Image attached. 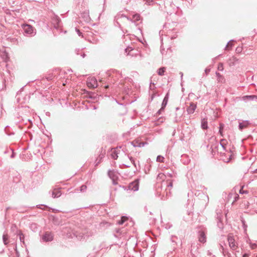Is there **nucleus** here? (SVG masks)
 <instances>
[{
  "label": "nucleus",
  "instance_id": "17",
  "mask_svg": "<svg viewBox=\"0 0 257 257\" xmlns=\"http://www.w3.org/2000/svg\"><path fill=\"white\" fill-rule=\"evenodd\" d=\"M115 172L113 171L109 170L108 172V175L110 178L113 180H114L116 177L114 174Z\"/></svg>",
  "mask_w": 257,
  "mask_h": 257
},
{
  "label": "nucleus",
  "instance_id": "21",
  "mask_svg": "<svg viewBox=\"0 0 257 257\" xmlns=\"http://www.w3.org/2000/svg\"><path fill=\"white\" fill-rule=\"evenodd\" d=\"M157 161L158 162L163 163L164 162V158L162 156H158L157 158Z\"/></svg>",
  "mask_w": 257,
  "mask_h": 257
},
{
  "label": "nucleus",
  "instance_id": "12",
  "mask_svg": "<svg viewBox=\"0 0 257 257\" xmlns=\"http://www.w3.org/2000/svg\"><path fill=\"white\" fill-rule=\"evenodd\" d=\"M249 124V122L247 121H243L241 122H239V129L240 130H242L244 128H246L248 125Z\"/></svg>",
  "mask_w": 257,
  "mask_h": 257
},
{
  "label": "nucleus",
  "instance_id": "31",
  "mask_svg": "<svg viewBox=\"0 0 257 257\" xmlns=\"http://www.w3.org/2000/svg\"><path fill=\"white\" fill-rule=\"evenodd\" d=\"M232 43H231V41H230V42H229L228 43V44H227V45H226V46L225 49L227 50V49H228V48L229 47H232Z\"/></svg>",
  "mask_w": 257,
  "mask_h": 257
},
{
  "label": "nucleus",
  "instance_id": "37",
  "mask_svg": "<svg viewBox=\"0 0 257 257\" xmlns=\"http://www.w3.org/2000/svg\"><path fill=\"white\" fill-rule=\"evenodd\" d=\"M210 72V69H207L206 68L205 70V72L206 74H208Z\"/></svg>",
  "mask_w": 257,
  "mask_h": 257
},
{
  "label": "nucleus",
  "instance_id": "16",
  "mask_svg": "<svg viewBox=\"0 0 257 257\" xmlns=\"http://www.w3.org/2000/svg\"><path fill=\"white\" fill-rule=\"evenodd\" d=\"M216 75L217 76V80L218 82L222 83L224 81V77L219 73L216 72Z\"/></svg>",
  "mask_w": 257,
  "mask_h": 257
},
{
  "label": "nucleus",
  "instance_id": "45",
  "mask_svg": "<svg viewBox=\"0 0 257 257\" xmlns=\"http://www.w3.org/2000/svg\"><path fill=\"white\" fill-rule=\"evenodd\" d=\"M163 175V174H159V175H158V176H160V175Z\"/></svg>",
  "mask_w": 257,
  "mask_h": 257
},
{
  "label": "nucleus",
  "instance_id": "15",
  "mask_svg": "<svg viewBox=\"0 0 257 257\" xmlns=\"http://www.w3.org/2000/svg\"><path fill=\"white\" fill-rule=\"evenodd\" d=\"M201 127L203 130H206L208 128L207 120L206 118H203L201 120Z\"/></svg>",
  "mask_w": 257,
  "mask_h": 257
},
{
  "label": "nucleus",
  "instance_id": "1",
  "mask_svg": "<svg viewBox=\"0 0 257 257\" xmlns=\"http://www.w3.org/2000/svg\"><path fill=\"white\" fill-rule=\"evenodd\" d=\"M93 234V232L88 229H85L81 232H73V233H67L66 234V236L68 237L72 238L73 236H75L79 239H85L89 236H92Z\"/></svg>",
  "mask_w": 257,
  "mask_h": 257
},
{
  "label": "nucleus",
  "instance_id": "28",
  "mask_svg": "<svg viewBox=\"0 0 257 257\" xmlns=\"http://www.w3.org/2000/svg\"><path fill=\"white\" fill-rule=\"evenodd\" d=\"M134 191H137L139 189V185L138 184L135 183V186L132 188Z\"/></svg>",
  "mask_w": 257,
  "mask_h": 257
},
{
  "label": "nucleus",
  "instance_id": "40",
  "mask_svg": "<svg viewBox=\"0 0 257 257\" xmlns=\"http://www.w3.org/2000/svg\"><path fill=\"white\" fill-rule=\"evenodd\" d=\"M15 157V154L14 153H13V154L11 155V158H14Z\"/></svg>",
  "mask_w": 257,
  "mask_h": 257
},
{
  "label": "nucleus",
  "instance_id": "2",
  "mask_svg": "<svg viewBox=\"0 0 257 257\" xmlns=\"http://www.w3.org/2000/svg\"><path fill=\"white\" fill-rule=\"evenodd\" d=\"M22 27L26 35L32 36L36 33V29L30 25L23 24L22 25Z\"/></svg>",
  "mask_w": 257,
  "mask_h": 257
},
{
  "label": "nucleus",
  "instance_id": "3",
  "mask_svg": "<svg viewBox=\"0 0 257 257\" xmlns=\"http://www.w3.org/2000/svg\"><path fill=\"white\" fill-rule=\"evenodd\" d=\"M229 246L232 250H235L238 247V244L236 242L234 236L229 234L227 237Z\"/></svg>",
  "mask_w": 257,
  "mask_h": 257
},
{
  "label": "nucleus",
  "instance_id": "14",
  "mask_svg": "<svg viewBox=\"0 0 257 257\" xmlns=\"http://www.w3.org/2000/svg\"><path fill=\"white\" fill-rule=\"evenodd\" d=\"M3 241L5 245H8L9 244V236L7 233H4L3 235Z\"/></svg>",
  "mask_w": 257,
  "mask_h": 257
},
{
  "label": "nucleus",
  "instance_id": "44",
  "mask_svg": "<svg viewBox=\"0 0 257 257\" xmlns=\"http://www.w3.org/2000/svg\"><path fill=\"white\" fill-rule=\"evenodd\" d=\"M108 85H107V86H105V88H108Z\"/></svg>",
  "mask_w": 257,
  "mask_h": 257
},
{
  "label": "nucleus",
  "instance_id": "26",
  "mask_svg": "<svg viewBox=\"0 0 257 257\" xmlns=\"http://www.w3.org/2000/svg\"><path fill=\"white\" fill-rule=\"evenodd\" d=\"M144 1H146V4L148 5H151L153 3L154 0H144Z\"/></svg>",
  "mask_w": 257,
  "mask_h": 257
},
{
  "label": "nucleus",
  "instance_id": "29",
  "mask_svg": "<svg viewBox=\"0 0 257 257\" xmlns=\"http://www.w3.org/2000/svg\"><path fill=\"white\" fill-rule=\"evenodd\" d=\"M230 60L233 61L232 65H234L235 64L234 63L235 62H237L238 61V59L236 57H232V58L231 59H230Z\"/></svg>",
  "mask_w": 257,
  "mask_h": 257
},
{
  "label": "nucleus",
  "instance_id": "41",
  "mask_svg": "<svg viewBox=\"0 0 257 257\" xmlns=\"http://www.w3.org/2000/svg\"><path fill=\"white\" fill-rule=\"evenodd\" d=\"M232 196V194L230 193L229 195H228V197L230 198Z\"/></svg>",
  "mask_w": 257,
  "mask_h": 257
},
{
  "label": "nucleus",
  "instance_id": "30",
  "mask_svg": "<svg viewBox=\"0 0 257 257\" xmlns=\"http://www.w3.org/2000/svg\"><path fill=\"white\" fill-rule=\"evenodd\" d=\"M87 188V187L86 185H82L80 187V191H84L85 190H86Z\"/></svg>",
  "mask_w": 257,
  "mask_h": 257
},
{
  "label": "nucleus",
  "instance_id": "19",
  "mask_svg": "<svg viewBox=\"0 0 257 257\" xmlns=\"http://www.w3.org/2000/svg\"><path fill=\"white\" fill-rule=\"evenodd\" d=\"M127 217H124V216H122L121 217L120 220H119L117 221V223L119 225L122 224L125 221V220H127Z\"/></svg>",
  "mask_w": 257,
  "mask_h": 257
},
{
  "label": "nucleus",
  "instance_id": "46",
  "mask_svg": "<svg viewBox=\"0 0 257 257\" xmlns=\"http://www.w3.org/2000/svg\"><path fill=\"white\" fill-rule=\"evenodd\" d=\"M181 73V76L182 77V76H183V73Z\"/></svg>",
  "mask_w": 257,
  "mask_h": 257
},
{
  "label": "nucleus",
  "instance_id": "6",
  "mask_svg": "<svg viewBox=\"0 0 257 257\" xmlns=\"http://www.w3.org/2000/svg\"><path fill=\"white\" fill-rule=\"evenodd\" d=\"M168 98H168V94H167V95L165 96V97H164V98L163 100L162 104V107L158 111V113L159 114H161V111H163L165 107H166V106L167 104L168 101Z\"/></svg>",
  "mask_w": 257,
  "mask_h": 257
},
{
  "label": "nucleus",
  "instance_id": "32",
  "mask_svg": "<svg viewBox=\"0 0 257 257\" xmlns=\"http://www.w3.org/2000/svg\"><path fill=\"white\" fill-rule=\"evenodd\" d=\"M250 246L252 249H254L257 246V245L256 243H250Z\"/></svg>",
  "mask_w": 257,
  "mask_h": 257
},
{
  "label": "nucleus",
  "instance_id": "48",
  "mask_svg": "<svg viewBox=\"0 0 257 257\" xmlns=\"http://www.w3.org/2000/svg\"><path fill=\"white\" fill-rule=\"evenodd\" d=\"M118 17V16H116V19H117V18Z\"/></svg>",
  "mask_w": 257,
  "mask_h": 257
},
{
  "label": "nucleus",
  "instance_id": "9",
  "mask_svg": "<svg viewBox=\"0 0 257 257\" xmlns=\"http://www.w3.org/2000/svg\"><path fill=\"white\" fill-rule=\"evenodd\" d=\"M118 152L116 150V149H112L110 153V155L112 159H113L114 160H116L118 158Z\"/></svg>",
  "mask_w": 257,
  "mask_h": 257
},
{
  "label": "nucleus",
  "instance_id": "42",
  "mask_svg": "<svg viewBox=\"0 0 257 257\" xmlns=\"http://www.w3.org/2000/svg\"><path fill=\"white\" fill-rule=\"evenodd\" d=\"M82 56L83 58L85 57V54L84 53H83L82 55Z\"/></svg>",
  "mask_w": 257,
  "mask_h": 257
},
{
  "label": "nucleus",
  "instance_id": "34",
  "mask_svg": "<svg viewBox=\"0 0 257 257\" xmlns=\"http://www.w3.org/2000/svg\"><path fill=\"white\" fill-rule=\"evenodd\" d=\"M242 51V49L241 48H239V47H237L236 49V51L237 53H239L241 52Z\"/></svg>",
  "mask_w": 257,
  "mask_h": 257
},
{
  "label": "nucleus",
  "instance_id": "38",
  "mask_svg": "<svg viewBox=\"0 0 257 257\" xmlns=\"http://www.w3.org/2000/svg\"><path fill=\"white\" fill-rule=\"evenodd\" d=\"M249 256V254H247V253H244L243 254L242 257H248Z\"/></svg>",
  "mask_w": 257,
  "mask_h": 257
},
{
  "label": "nucleus",
  "instance_id": "5",
  "mask_svg": "<svg viewBox=\"0 0 257 257\" xmlns=\"http://www.w3.org/2000/svg\"><path fill=\"white\" fill-rule=\"evenodd\" d=\"M42 238L45 242L51 241L53 239V235L51 232H46L43 235Z\"/></svg>",
  "mask_w": 257,
  "mask_h": 257
},
{
  "label": "nucleus",
  "instance_id": "33",
  "mask_svg": "<svg viewBox=\"0 0 257 257\" xmlns=\"http://www.w3.org/2000/svg\"><path fill=\"white\" fill-rule=\"evenodd\" d=\"M238 198H239V195L237 194H236L235 196L234 197V200L233 203L236 201L238 199Z\"/></svg>",
  "mask_w": 257,
  "mask_h": 257
},
{
  "label": "nucleus",
  "instance_id": "25",
  "mask_svg": "<svg viewBox=\"0 0 257 257\" xmlns=\"http://www.w3.org/2000/svg\"><path fill=\"white\" fill-rule=\"evenodd\" d=\"M218 69L220 71H223V65L222 63H219L218 65Z\"/></svg>",
  "mask_w": 257,
  "mask_h": 257
},
{
  "label": "nucleus",
  "instance_id": "7",
  "mask_svg": "<svg viewBox=\"0 0 257 257\" xmlns=\"http://www.w3.org/2000/svg\"><path fill=\"white\" fill-rule=\"evenodd\" d=\"M196 108V104L191 103L189 106L187 108V111L188 113L192 114L193 113L195 109Z\"/></svg>",
  "mask_w": 257,
  "mask_h": 257
},
{
  "label": "nucleus",
  "instance_id": "4",
  "mask_svg": "<svg viewBox=\"0 0 257 257\" xmlns=\"http://www.w3.org/2000/svg\"><path fill=\"white\" fill-rule=\"evenodd\" d=\"M87 86L90 88H96L97 86V80L95 78H91L87 81Z\"/></svg>",
  "mask_w": 257,
  "mask_h": 257
},
{
  "label": "nucleus",
  "instance_id": "20",
  "mask_svg": "<svg viewBox=\"0 0 257 257\" xmlns=\"http://www.w3.org/2000/svg\"><path fill=\"white\" fill-rule=\"evenodd\" d=\"M165 67H162L160 68L158 71V73L160 76H163L164 75V73L165 71Z\"/></svg>",
  "mask_w": 257,
  "mask_h": 257
},
{
  "label": "nucleus",
  "instance_id": "47",
  "mask_svg": "<svg viewBox=\"0 0 257 257\" xmlns=\"http://www.w3.org/2000/svg\"><path fill=\"white\" fill-rule=\"evenodd\" d=\"M127 167H129L130 166L129 165H125Z\"/></svg>",
  "mask_w": 257,
  "mask_h": 257
},
{
  "label": "nucleus",
  "instance_id": "35",
  "mask_svg": "<svg viewBox=\"0 0 257 257\" xmlns=\"http://www.w3.org/2000/svg\"><path fill=\"white\" fill-rule=\"evenodd\" d=\"M224 127V124L220 123L219 125V130H222Z\"/></svg>",
  "mask_w": 257,
  "mask_h": 257
},
{
  "label": "nucleus",
  "instance_id": "27",
  "mask_svg": "<svg viewBox=\"0 0 257 257\" xmlns=\"http://www.w3.org/2000/svg\"><path fill=\"white\" fill-rule=\"evenodd\" d=\"M131 163L134 165L135 167H136V164L135 163V160L132 157H128Z\"/></svg>",
  "mask_w": 257,
  "mask_h": 257
},
{
  "label": "nucleus",
  "instance_id": "13",
  "mask_svg": "<svg viewBox=\"0 0 257 257\" xmlns=\"http://www.w3.org/2000/svg\"><path fill=\"white\" fill-rule=\"evenodd\" d=\"M61 195V193L58 189H54L52 192L53 198H58Z\"/></svg>",
  "mask_w": 257,
  "mask_h": 257
},
{
  "label": "nucleus",
  "instance_id": "8",
  "mask_svg": "<svg viewBox=\"0 0 257 257\" xmlns=\"http://www.w3.org/2000/svg\"><path fill=\"white\" fill-rule=\"evenodd\" d=\"M199 241L202 243L206 242V236L205 233L202 231H199Z\"/></svg>",
  "mask_w": 257,
  "mask_h": 257
},
{
  "label": "nucleus",
  "instance_id": "36",
  "mask_svg": "<svg viewBox=\"0 0 257 257\" xmlns=\"http://www.w3.org/2000/svg\"><path fill=\"white\" fill-rule=\"evenodd\" d=\"M76 31L78 35L79 36H81V34H82V33L80 32V31L78 29H76Z\"/></svg>",
  "mask_w": 257,
  "mask_h": 257
},
{
  "label": "nucleus",
  "instance_id": "43",
  "mask_svg": "<svg viewBox=\"0 0 257 257\" xmlns=\"http://www.w3.org/2000/svg\"><path fill=\"white\" fill-rule=\"evenodd\" d=\"M243 225H244V228H245L246 227V226L244 224H243Z\"/></svg>",
  "mask_w": 257,
  "mask_h": 257
},
{
  "label": "nucleus",
  "instance_id": "18",
  "mask_svg": "<svg viewBox=\"0 0 257 257\" xmlns=\"http://www.w3.org/2000/svg\"><path fill=\"white\" fill-rule=\"evenodd\" d=\"M226 143H227V142H226V140H225V139H221L220 140V146L222 147V148L223 149V150H224L225 148V146L226 145Z\"/></svg>",
  "mask_w": 257,
  "mask_h": 257
},
{
  "label": "nucleus",
  "instance_id": "23",
  "mask_svg": "<svg viewBox=\"0 0 257 257\" xmlns=\"http://www.w3.org/2000/svg\"><path fill=\"white\" fill-rule=\"evenodd\" d=\"M173 187V183L172 181H170L169 184L167 185V188L169 190V193H170V190Z\"/></svg>",
  "mask_w": 257,
  "mask_h": 257
},
{
  "label": "nucleus",
  "instance_id": "24",
  "mask_svg": "<svg viewBox=\"0 0 257 257\" xmlns=\"http://www.w3.org/2000/svg\"><path fill=\"white\" fill-rule=\"evenodd\" d=\"M243 186H242V187L239 190V193L241 194H247L248 193V191L247 190H243Z\"/></svg>",
  "mask_w": 257,
  "mask_h": 257
},
{
  "label": "nucleus",
  "instance_id": "22",
  "mask_svg": "<svg viewBox=\"0 0 257 257\" xmlns=\"http://www.w3.org/2000/svg\"><path fill=\"white\" fill-rule=\"evenodd\" d=\"M18 235L19 236V238H20L21 241L24 243V235L21 231L19 233Z\"/></svg>",
  "mask_w": 257,
  "mask_h": 257
},
{
  "label": "nucleus",
  "instance_id": "10",
  "mask_svg": "<svg viewBox=\"0 0 257 257\" xmlns=\"http://www.w3.org/2000/svg\"><path fill=\"white\" fill-rule=\"evenodd\" d=\"M140 15L139 14H135L133 16V19H131L127 17V19L132 22H135L140 20Z\"/></svg>",
  "mask_w": 257,
  "mask_h": 257
},
{
  "label": "nucleus",
  "instance_id": "11",
  "mask_svg": "<svg viewBox=\"0 0 257 257\" xmlns=\"http://www.w3.org/2000/svg\"><path fill=\"white\" fill-rule=\"evenodd\" d=\"M257 99V95H245L242 97L243 100Z\"/></svg>",
  "mask_w": 257,
  "mask_h": 257
},
{
  "label": "nucleus",
  "instance_id": "39",
  "mask_svg": "<svg viewBox=\"0 0 257 257\" xmlns=\"http://www.w3.org/2000/svg\"><path fill=\"white\" fill-rule=\"evenodd\" d=\"M219 133L220 134V135L222 137L223 136L222 130H219Z\"/></svg>",
  "mask_w": 257,
  "mask_h": 257
}]
</instances>
